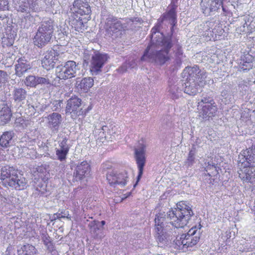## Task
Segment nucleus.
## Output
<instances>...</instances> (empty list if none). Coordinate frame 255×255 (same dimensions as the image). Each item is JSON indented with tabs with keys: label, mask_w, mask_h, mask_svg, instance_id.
Segmentation results:
<instances>
[{
	"label": "nucleus",
	"mask_w": 255,
	"mask_h": 255,
	"mask_svg": "<svg viewBox=\"0 0 255 255\" xmlns=\"http://www.w3.org/2000/svg\"><path fill=\"white\" fill-rule=\"evenodd\" d=\"M177 208L167 213V218L170 220V224L174 226L173 229L156 236L158 246L163 248L172 243L175 244L177 235L176 231L186 226L191 217L194 215L191 207L185 201L179 202Z\"/></svg>",
	"instance_id": "f257e3e1"
},
{
	"label": "nucleus",
	"mask_w": 255,
	"mask_h": 255,
	"mask_svg": "<svg viewBox=\"0 0 255 255\" xmlns=\"http://www.w3.org/2000/svg\"><path fill=\"white\" fill-rule=\"evenodd\" d=\"M150 33V43L141 57L142 61L154 62L162 65L170 59L169 52L173 46L170 36L165 37L162 32Z\"/></svg>",
	"instance_id": "f03ea898"
},
{
	"label": "nucleus",
	"mask_w": 255,
	"mask_h": 255,
	"mask_svg": "<svg viewBox=\"0 0 255 255\" xmlns=\"http://www.w3.org/2000/svg\"><path fill=\"white\" fill-rule=\"evenodd\" d=\"M0 183L6 187L21 190L27 186V180L21 175H18V170L12 166L6 165L0 169Z\"/></svg>",
	"instance_id": "7ed1b4c3"
},
{
	"label": "nucleus",
	"mask_w": 255,
	"mask_h": 255,
	"mask_svg": "<svg viewBox=\"0 0 255 255\" xmlns=\"http://www.w3.org/2000/svg\"><path fill=\"white\" fill-rule=\"evenodd\" d=\"M53 31L54 24L51 19L42 21L34 37L35 45L38 47H42L48 44L51 40Z\"/></svg>",
	"instance_id": "20e7f679"
},
{
	"label": "nucleus",
	"mask_w": 255,
	"mask_h": 255,
	"mask_svg": "<svg viewBox=\"0 0 255 255\" xmlns=\"http://www.w3.org/2000/svg\"><path fill=\"white\" fill-rule=\"evenodd\" d=\"M105 36L113 39L121 37L124 31L122 22L116 17L108 15L105 21Z\"/></svg>",
	"instance_id": "39448f33"
},
{
	"label": "nucleus",
	"mask_w": 255,
	"mask_h": 255,
	"mask_svg": "<svg viewBox=\"0 0 255 255\" xmlns=\"http://www.w3.org/2000/svg\"><path fill=\"white\" fill-rule=\"evenodd\" d=\"M79 72L78 64L74 61L66 62L64 66L58 65L56 67V77L60 79H68L75 77L78 75Z\"/></svg>",
	"instance_id": "423d86ee"
},
{
	"label": "nucleus",
	"mask_w": 255,
	"mask_h": 255,
	"mask_svg": "<svg viewBox=\"0 0 255 255\" xmlns=\"http://www.w3.org/2000/svg\"><path fill=\"white\" fill-rule=\"evenodd\" d=\"M196 229V227L192 228L187 233L182 234L179 239L177 236L175 244L179 247L182 246L183 248H186L196 245L200 239V231L197 232Z\"/></svg>",
	"instance_id": "0eeeda50"
},
{
	"label": "nucleus",
	"mask_w": 255,
	"mask_h": 255,
	"mask_svg": "<svg viewBox=\"0 0 255 255\" xmlns=\"http://www.w3.org/2000/svg\"><path fill=\"white\" fill-rule=\"evenodd\" d=\"M134 158L138 169L136 182L134 185V186H135L136 184L139 181L142 176L143 168L145 164V146L144 144L139 143L137 147L135 148Z\"/></svg>",
	"instance_id": "6e6552de"
},
{
	"label": "nucleus",
	"mask_w": 255,
	"mask_h": 255,
	"mask_svg": "<svg viewBox=\"0 0 255 255\" xmlns=\"http://www.w3.org/2000/svg\"><path fill=\"white\" fill-rule=\"evenodd\" d=\"M82 100L77 96H72L68 101L66 107V114H69L73 119H76L83 114L82 108Z\"/></svg>",
	"instance_id": "1a4fd4ad"
},
{
	"label": "nucleus",
	"mask_w": 255,
	"mask_h": 255,
	"mask_svg": "<svg viewBox=\"0 0 255 255\" xmlns=\"http://www.w3.org/2000/svg\"><path fill=\"white\" fill-rule=\"evenodd\" d=\"M109 57L107 54L97 52L92 57L91 60V71L92 74H97L107 62Z\"/></svg>",
	"instance_id": "9d476101"
},
{
	"label": "nucleus",
	"mask_w": 255,
	"mask_h": 255,
	"mask_svg": "<svg viewBox=\"0 0 255 255\" xmlns=\"http://www.w3.org/2000/svg\"><path fill=\"white\" fill-rule=\"evenodd\" d=\"M176 7L177 6L175 5H172L168 11L162 14L158 19V22L157 24L151 29V33H152V31L154 29H155L154 32H155L156 34L157 32H161L160 31V28L161 26V24L166 20H168L172 25H174L176 20Z\"/></svg>",
	"instance_id": "9b49d317"
},
{
	"label": "nucleus",
	"mask_w": 255,
	"mask_h": 255,
	"mask_svg": "<svg viewBox=\"0 0 255 255\" xmlns=\"http://www.w3.org/2000/svg\"><path fill=\"white\" fill-rule=\"evenodd\" d=\"M223 0H201V8L203 13L206 15H210L211 13L217 11L221 6L225 11L223 6Z\"/></svg>",
	"instance_id": "f8f14e48"
},
{
	"label": "nucleus",
	"mask_w": 255,
	"mask_h": 255,
	"mask_svg": "<svg viewBox=\"0 0 255 255\" xmlns=\"http://www.w3.org/2000/svg\"><path fill=\"white\" fill-rule=\"evenodd\" d=\"M58 55L54 49H48L43 54L44 57L41 60L42 66L47 70L53 68L58 61Z\"/></svg>",
	"instance_id": "ddd939ff"
},
{
	"label": "nucleus",
	"mask_w": 255,
	"mask_h": 255,
	"mask_svg": "<svg viewBox=\"0 0 255 255\" xmlns=\"http://www.w3.org/2000/svg\"><path fill=\"white\" fill-rule=\"evenodd\" d=\"M71 10L73 15H89L91 13V7L86 0H75Z\"/></svg>",
	"instance_id": "4468645a"
},
{
	"label": "nucleus",
	"mask_w": 255,
	"mask_h": 255,
	"mask_svg": "<svg viewBox=\"0 0 255 255\" xmlns=\"http://www.w3.org/2000/svg\"><path fill=\"white\" fill-rule=\"evenodd\" d=\"M128 178V173L125 171L119 174L112 171L107 174V179L111 185L118 184L124 186L127 183Z\"/></svg>",
	"instance_id": "2eb2a0df"
},
{
	"label": "nucleus",
	"mask_w": 255,
	"mask_h": 255,
	"mask_svg": "<svg viewBox=\"0 0 255 255\" xmlns=\"http://www.w3.org/2000/svg\"><path fill=\"white\" fill-rule=\"evenodd\" d=\"M252 19L253 17L249 15H242L238 17L236 20V30L238 32L241 34L242 32L249 33L252 27Z\"/></svg>",
	"instance_id": "dca6fc26"
},
{
	"label": "nucleus",
	"mask_w": 255,
	"mask_h": 255,
	"mask_svg": "<svg viewBox=\"0 0 255 255\" xmlns=\"http://www.w3.org/2000/svg\"><path fill=\"white\" fill-rule=\"evenodd\" d=\"M46 118L47 127L53 133H57L62 121L61 115L58 113H53L48 115Z\"/></svg>",
	"instance_id": "f3484780"
},
{
	"label": "nucleus",
	"mask_w": 255,
	"mask_h": 255,
	"mask_svg": "<svg viewBox=\"0 0 255 255\" xmlns=\"http://www.w3.org/2000/svg\"><path fill=\"white\" fill-rule=\"evenodd\" d=\"M184 71L188 73L187 79H193V80L197 82H201V80L205 79L207 77L206 72L200 70L198 66L186 67Z\"/></svg>",
	"instance_id": "a211bd4d"
},
{
	"label": "nucleus",
	"mask_w": 255,
	"mask_h": 255,
	"mask_svg": "<svg viewBox=\"0 0 255 255\" xmlns=\"http://www.w3.org/2000/svg\"><path fill=\"white\" fill-rule=\"evenodd\" d=\"M68 139L65 136L58 141L59 147L56 148V155L60 161H65L68 153L70 145L68 143Z\"/></svg>",
	"instance_id": "6ab92c4d"
},
{
	"label": "nucleus",
	"mask_w": 255,
	"mask_h": 255,
	"mask_svg": "<svg viewBox=\"0 0 255 255\" xmlns=\"http://www.w3.org/2000/svg\"><path fill=\"white\" fill-rule=\"evenodd\" d=\"M89 163L84 161L78 164L74 172V177L76 181L81 180L89 175L90 172Z\"/></svg>",
	"instance_id": "aec40b11"
},
{
	"label": "nucleus",
	"mask_w": 255,
	"mask_h": 255,
	"mask_svg": "<svg viewBox=\"0 0 255 255\" xmlns=\"http://www.w3.org/2000/svg\"><path fill=\"white\" fill-rule=\"evenodd\" d=\"M192 78H187V81L183 83L184 92L190 96H194L202 91V87L198 82L193 80Z\"/></svg>",
	"instance_id": "412c9836"
},
{
	"label": "nucleus",
	"mask_w": 255,
	"mask_h": 255,
	"mask_svg": "<svg viewBox=\"0 0 255 255\" xmlns=\"http://www.w3.org/2000/svg\"><path fill=\"white\" fill-rule=\"evenodd\" d=\"M240 178L247 182L255 181V166L244 167L238 171Z\"/></svg>",
	"instance_id": "4be33fe9"
},
{
	"label": "nucleus",
	"mask_w": 255,
	"mask_h": 255,
	"mask_svg": "<svg viewBox=\"0 0 255 255\" xmlns=\"http://www.w3.org/2000/svg\"><path fill=\"white\" fill-rule=\"evenodd\" d=\"M28 96V93L25 88L14 87L12 92V98L16 104L23 103Z\"/></svg>",
	"instance_id": "5701e85b"
},
{
	"label": "nucleus",
	"mask_w": 255,
	"mask_h": 255,
	"mask_svg": "<svg viewBox=\"0 0 255 255\" xmlns=\"http://www.w3.org/2000/svg\"><path fill=\"white\" fill-rule=\"evenodd\" d=\"M15 65V74L18 77L22 76L31 68L30 63L23 58H19Z\"/></svg>",
	"instance_id": "b1692460"
},
{
	"label": "nucleus",
	"mask_w": 255,
	"mask_h": 255,
	"mask_svg": "<svg viewBox=\"0 0 255 255\" xmlns=\"http://www.w3.org/2000/svg\"><path fill=\"white\" fill-rule=\"evenodd\" d=\"M93 85L94 80L91 77L84 78L76 82V87L81 93H87Z\"/></svg>",
	"instance_id": "393cba45"
},
{
	"label": "nucleus",
	"mask_w": 255,
	"mask_h": 255,
	"mask_svg": "<svg viewBox=\"0 0 255 255\" xmlns=\"http://www.w3.org/2000/svg\"><path fill=\"white\" fill-rule=\"evenodd\" d=\"M56 76L53 74L48 73L43 76H37V85H41L49 87L51 86H55L56 82L55 79Z\"/></svg>",
	"instance_id": "a878e982"
},
{
	"label": "nucleus",
	"mask_w": 255,
	"mask_h": 255,
	"mask_svg": "<svg viewBox=\"0 0 255 255\" xmlns=\"http://www.w3.org/2000/svg\"><path fill=\"white\" fill-rule=\"evenodd\" d=\"M15 133L13 130L3 132L0 137V145L3 148H7L13 144V137Z\"/></svg>",
	"instance_id": "bb28decb"
},
{
	"label": "nucleus",
	"mask_w": 255,
	"mask_h": 255,
	"mask_svg": "<svg viewBox=\"0 0 255 255\" xmlns=\"http://www.w3.org/2000/svg\"><path fill=\"white\" fill-rule=\"evenodd\" d=\"M217 107L215 103H212L209 105H203L202 107L201 114L203 119L209 120L215 115L217 111Z\"/></svg>",
	"instance_id": "cd10ccee"
},
{
	"label": "nucleus",
	"mask_w": 255,
	"mask_h": 255,
	"mask_svg": "<svg viewBox=\"0 0 255 255\" xmlns=\"http://www.w3.org/2000/svg\"><path fill=\"white\" fill-rule=\"evenodd\" d=\"M27 107L28 112L26 113L28 116L34 115L35 113L40 114L45 109V107H44V106L41 105L39 103L34 102L30 104L28 101H27Z\"/></svg>",
	"instance_id": "c85d7f7f"
},
{
	"label": "nucleus",
	"mask_w": 255,
	"mask_h": 255,
	"mask_svg": "<svg viewBox=\"0 0 255 255\" xmlns=\"http://www.w3.org/2000/svg\"><path fill=\"white\" fill-rule=\"evenodd\" d=\"M18 255H35L36 250L32 245L26 244L20 247H18Z\"/></svg>",
	"instance_id": "c756f323"
},
{
	"label": "nucleus",
	"mask_w": 255,
	"mask_h": 255,
	"mask_svg": "<svg viewBox=\"0 0 255 255\" xmlns=\"http://www.w3.org/2000/svg\"><path fill=\"white\" fill-rule=\"evenodd\" d=\"M91 233L96 238H102L103 237L102 232L103 229L99 226V224H96V222H91L89 224Z\"/></svg>",
	"instance_id": "7c9ffc66"
},
{
	"label": "nucleus",
	"mask_w": 255,
	"mask_h": 255,
	"mask_svg": "<svg viewBox=\"0 0 255 255\" xmlns=\"http://www.w3.org/2000/svg\"><path fill=\"white\" fill-rule=\"evenodd\" d=\"M183 87L184 84L183 82L170 86L169 91L171 94L173 99H177L180 96H181V91L184 89Z\"/></svg>",
	"instance_id": "2f4dec72"
},
{
	"label": "nucleus",
	"mask_w": 255,
	"mask_h": 255,
	"mask_svg": "<svg viewBox=\"0 0 255 255\" xmlns=\"http://www.w3.org/2000/svg\"><path fill=\"white\" fill-rule=\"evenodd\" d=\"M11 116V110L7 106L3 107L0 111V120L4 123L8 122Z\"/></svg>",
	"instance_id": "473e14b6"
},
{
	"label": "nucleus",
	"mask_w": 255,
	"mask_h": 255,
	"mask_svg": "<svg viewBox=\"0 0 255 255\" xmlns=\"http://www.w3.org/2000/svg\"><path fill=\"white\" fill-rule=\"evenodd\" d=\"M76 16L73 19L71 20L72 26L75 28V30L78 32L82 31L84 30V24L83 19L81 17H78V15H74Z\"/></svg>",
	"instance_id": "72a5a7b5"
},
{
	"label": "nucleus",
	"mask_w": 255,
	"mask_h": 255,
	"mask_svg": "<svg viewBox=\"0 0 255 255\" xmlns=\"http://www.w3.org/2000/svg\"><path fill=\"white\" fill-rule=\"evenodd\" d=\"M24 83L27 87L35 88L37 85V76H28L25 79Z\"/></svg>",
	"instance_id": "f704fd0d"
},
{
	"label": "nucleus",
	"mask_w": 255,
	"mask_h": 255,
	"mask_svg": "<svg viewBox=\"0 0 255 255\" xmlns=\"http://www.w3.org/2000/svg\"><path fill=\"white\" fill-rule=\"evenodd\" d=\"M195 150L191 149L188 154L186 160L184 162V166L186 168L191 167L195 163Z\"/></svg>",
	"instance_id": "c9c22d12"
},
{
	"label": "nucleus",
	"mask_w": 255,
	"mask_h": 255,
	"mask_svg": "<svg viewBox=\"0 0 255 255\" xmlns=\"http://www.w3.org/2000/svg\"><path fill=\"white\" fill-rule=\"evenodd\" d=\"M239 70L240 71L247 72L253 67V62L239 61Z\"/></svg>",
	"instance_id": "e433bc0d"
},
{
	"label": "nucleus",
	"mask_w": 255,
	"mask_h": 255,
	"mask_svg": "<svg viewBox=\"0 0 255 255\" xmlns=\"http://www.w3.org/2000/svg\"><path fill=\"white\" fill-rule=\"evenodd\" d=\"M206 171L209 176H214L218 173L217 167L216 164L213 163H208V165L205 168Z\"/></svg>",
	"instance_id": "4c0bfd02"
},
{
	"label": "nucleus",
	"mask_w": 255,
	"mask_h": 255,
	"mask_svg": "<svg viewBox=\"0 0 255 255\" xmlns=\"http://www.w3.org/2000/svg\"><path fill=\"white\" fill-rule=\"evenodd\" d=\"M17 11L21 12H28V5L26 1H22L19 2V4L15 6Z\"/></svg>",
	"instance_id": "58836bf2"
},
{
	"label": "nucleus",
	"mask_w": 255,
	"mask_h": 255,
	"mask_svg": "<svg viewBox=\"0 0 255 255\" xmlns=\"http://www.w3.org/2000/svg\"><path fill=\"white\" fill-rule=\"evenodd\" d=\"M29 9L33 11H38L40 10V7L39 5L37 0H26Z\"/></svg>",
	"instance_id": "ea45409f"
},
{
	"label": "nucleus",
	"mask_w": 255,
	"mask_h": 255,
	"mask_svg": "<svg viewBox=\"0 0 255 255\" xmlns=\"http://www.w3.org/2000/svg\"><path fill=\"white\" fill-rule=\"evenodd\" d=\"M166 215L165 212L159 213L156 215L154 219L155 225L159 226L160 225H163V222L165 219Z\"/></svg>",
	"instance_id": "a19ab883"
},
{
	"label": "nucleus",
	"mask_w": 255,
	"mask_h": 255,
	"mask_svg": "<svg viewBox=\"0 0 255 255\" xmlns=\"http://www.w3.org/2000/svg\"><path fill=\"white\" fill-rule=\"evenodd\" d=\"M63 106L62 100H55L51 103V108L53 111L59 112Z\"/></svg>",
	"instance_id": "79ce46f5"
},
{
	"label": "nucleus",
	"mask_w": 255,
	"mask_h": 255,
	"mask_svg": "<svg viewBox=\"0 0 255 255\" xmlns=\"http://www.w3.org/2000/svg\"><path fill=\"white\" fill-rule=\"evenodd\" d=\"M254 59V58L253 56L250 54L249 52H244L241 56L239 61L253 62Z\"/></svg>",
	"instance_id": "37998d69"
},
{
	"label": "nucleus",
	"mask_w": 255,
	"mask_h": 255,
	"mask_svg": "<svg viewBox=\"0 0 255 255\" xmlns=\"http://www.w3.org/2000/svg\"><path fill=\"white\" fill-rule=\"evenodd\" d=\"M212 103H215L214 100L210 97H203L201 101L198 103V107H203V105H209L212 104Z\"/></svg>",
	"instance_id": "c03bdc74"
},
{
	"label": "nucleus",
	"mask_w": 255,
	"mask_h": 255,
	"mask_svg": "<svg viewBox=\"0 0 255 255\" xmlns=\"http://www.w3.org/2000/svg\"><path fill=\"white\" fill-rule=\"evenodd\" d=\"M222 87L224 89L221 91V95L222 97L227 98L230 91V85L224 83L223 84Z\"/></svg>",
	"instance_id": "a18cd8bd"
},
{
	"label": "nucleus",
	"mask_w": 255,
	"mask_h": 255,
	"mask_svg": "<svg viewBox=\"0 0 255 255\" xmlns=\"http://www.w3.org/2000/svg\"><path fill=\"white\" fill-rule=\"evenodd\" d=\"M54 220L56 219V218L60 219V218H66L70 220H71V216L69 215L68 211L61 212L60 213H57L54 214Z\"/></svg>",
	"instance_id": "49530a36"
},
{
	"label": "nucleus",
	"mask_w": 255,
	"mask_h": 255,
	"mask_svg": "<svg viewBox=\"0 0 255 255\" xmlns=\"http://www.w3.org/2000/svg\"><path fill=\"white\" fill-rule=\"evenodd\" d=\"M8 4V0H0V10H8L9 7Z\"/></svg>",
	"instance_id": "de8ad7c7"
},
{
	"label": "nucleus",
	"mask_w": 255,
	"mask_h": 255,
	"mask_svg": "<svg viewBox=\"0 0 255 255\" xmlns=\"http://www.w3.org/2000/svg\"><path fill=\"white\" fill-rule=\"evenodd\" d=\"M41 239L44 245L46 243H48V242L51 241L50 237L48 236L46 232L42 234Z\"/></svg>",
	"instance_id": "09e8293b"
},
{
	"label": "nucleus",
	"mask_w": 255,
	"mask_h": 255,
	"mask_svg": "<svg viewBox=\"0 0 255 255\" xmlns=\"http://www.w3.org/2000/svg\"><path fill=\"white\" fill-rule=\"evenodd\" d=\"M182 58L175 57V60L174 61V66L175 68L177 69L180 67V66L182 64Z\"/></svg>",
	"instance_id": "8fccbe9b"
},
{
	"label": "nucleus",
	"mask_w": 255,
	"mask_h": 255,
	"mask_svg": "<svg viewBox=\"0 0 255 255\" xmlns=\"http://www.w3.org/2000/svg\"><path fill=\"white\" fill-rule=\"evenodd\" d=\"M128 69V66L127 62H126L124 63L120 67H119V68L118 69V71L120 73H124L127 71Z\"/></svg>",
	"instance_id": "3c124183"
},
{
	"label": "nucleus",
	"mask_w": 255,
	"mask_h": 255,
	"mask_svg": "<svg viewBox=\"0 0 255 255\" xmlns=\"http://www.w3.org/2000/svg\"><path fill=\"white\" fill-rule=\"evenodd\" d=\"M3 255H15L13 248L11 246H9Z\"/></svg>",
	"instance_id": "603ef678"
},
{
	"label": "nucleus",
	"mask_w": 255,
	"mask_h": 255,
	"mask_svg": "<svg viewBox=\"0 0 255 255\" xmlns=\"http://www.w3.org/2000/svg\"><path fill=\"white\" fill-rule=\"evenodd\" d=\"M155 226H156L155 230V232L156 233V236L165 232L163 231V225L161 224L159 226H157V225H155Z\"/></svg>",
	"instance_id": "864d4df0"
},
{
	"label": "nucleus",
	"mask_w": 255,
	"mask_h": 255,
	"mask_svg": "<svg viewBox=\"0 0 255 255\" xmlns=\"http://www.w3.org/2000/svg\"><path fill=\"white\" fill-rule=\"evenodd\" d=\"M127 64H128V68L133 69V68H136V66H137L136 63L135 61L133 59H132L130 61L128 60L127 62Z\"/></svg>",
	"instance_id": "5fc2aeb1"
},
{
	"label": "nucleus",
	"mask_w": 255,
	"mask_h": 255,
	"mask_svg": "<svg viewBox=\"0 0 255 255\" xmlns=\"http://www.w3.org/2000/svg\"><path fill=\"white\" fill-rule=\"evenodd\" d=\"M175 57H183V52L182 50H181V47L179 45L177 46V50L175 52Z\"/></svg>",
	"instance_id": "6e6d98bb"
},
{
	"label": "nucleus",
	"mask_w": 255,
	"mask_h": 255,
	"mask_svg": "<svg viewBox=\"0 0 255 255\" xmlns=\"http://www.w3.org/2000/svg\"><path fill=\"white\" fill-rule=\"evenodd\" d=\"M44 245L46 246L47 250L49 252H51L54 250V246L53 243H52V241L48 242V243L45 244Z\"/></svg>",
	"instance_id": "4d7b16f0"
},
{
	"label": "nucleus",
	"mask_w": 255,
	"mask_h": 255,
	"mask_svg": "<svg viewBox=\"0 0 255 255\" xmlns=\"http://www.w3.org/2000/svg\"><path fill=\"white\" fill-rule=\"evenodd\" d=\"M24 120L21 118H17L15 120V125L16 127L18 126V124L21 125V126L23 127L22 125L24 123Z\"/></svg>",
	"instance_id": "13d9d810"
},
{
	"label": "nucleus",
	"mask_w": 255,
	"mask_h": 255,
	"mask_svg": "<svg viewBox=\"0 0 255 255\" xmlns=\"http://www.w3.org/2000/svg\"><path fill=\"white\" fill-rule=\"evenodd\" d=\"M142 21L141 19L138 17H133L129 19V21L130 22H137L140 23Z\"/></svg>",
	"instance_id": "bf43d9fd"
},
{
	"label": "nucleus",
	"mask_w": 255,
	"mask_h": 255,
	"mask_svg": "<svg viewBox=\"0 0 255 255\" xmlns=\"http://www.w3.org/2000/svg\"><path fill=\"white\" fill-rule=\"evenodd\" d=\"M93 222H96V224H99V226L103 229V226L105 225L106 222L105 221H102L99 222L98 221H93Z\"/></svg>",
	"instance_id": "052dcab7"
},
{
	"label": "nucleus",
	"mask_w": 255,
	"mask_h": 255,
	"mask_svg": "<svg viewBox=\"0 0 255 255\" xmlns=\"http://www.w3.org/2000/svg\"><path fill=\"white\" fill-rule=\"evenodd\" d=\"M36 192H35V194H37L38 195H42L44 194L43 191H40L38 190V189L37 188L36 189Z\"/></svg>",
	"instance_id": "680f3d73"
},
{
	"label": "nucleus",
	"mask_w": 255,
	"mask_h": 255,
	"mask_svg": "<svg viewBox=\"0 0 255 255\" xmlns=\"http://www.w3.org/2000/svg\"><path fill=\"white\" fill-rule=\"evenodd\" d=\"M198 228L199 230L201 228V225L200 224L198 226Z\"/></svg>",
	"instance_id": "e2e57ef3"
},
{
	"label": "nucleus",
	"mask_w": 255,
	"mask_h": 255,
	"mask_svg": "<svg viewBox=\"0 0 255 255\" xmlns=\"http://www.w3.org/2000/svg\"><path fill=\"white\" fill-rule=\"evenodd\" d=\"M91 109V108H90V107H88V111H89V110H90Z\"/></svg>",
	"instance_id": "0e129e2a"
}]
</instances>
